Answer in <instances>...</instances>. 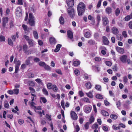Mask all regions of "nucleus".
Returning a JSON list of instances; mask_svg holds the SVG:
<instances>
[{"instance_id": "obj_1", "label": "nucleus", "mask_w": 132, "mask_h": 132, "mask_svg": "<svg viewBox=\"0 0 132 132\" xmlns=\"http://www.w3.org/2000/svg\"><path fill=\"white\" fill-rule=\"evenodd\" d=\"M85 10V5L84 3L80 2L77 6V10L78 15H81L84 13Z\"/></svg>"}, {"instance_id": "obj_2", "label": "nucleus", "mask_w": 132, "mask_h": 132, "mask_svg": "<svg viewBox=\"0 0 132 132\" xmlns=\"http://www.w3.org/2000/svg\"><path fill=\"white\" fill-rule=\"evenodd\" d=\"M68 14L72 18H73L75 15V12L72 7H69L67 9Z\"/></svg>"}, {"instance_id": "obj_3", "label": "nucleus", "mask_w": 132, "mask_h": 132, "mask_svg": "<svg viewBox=\"0 0 132 132\" xmlns=\"http://www.w3.org/2000/svg\"><path fill=\"white\" fill-rule=\"evenodd\" d=\"M29 22L30 25L31 26H34L35 25V21L34 17L33 16L32 14L30 13L29 14Z\"/></svg>"}, {"instance_id": "obj_4", "label": "nucleus", "mask_w": 132, "mask_h": 132, "mask_svg": "<svg viewBox=\"0 0 132 132\" xmlns=\"http://www.w3.org/2000/svg\"><path fill=\"white\" fill-rule=\"evenodd\" d=\"M92 108V107L91 106L86 105L84 107V110L86 113H88L90 112Z\"/></svg>"}, {"instance_id": "obj_5", "label": "nucleus", "mask_w": 132, "mask_h": 132, "mask_svg": "<svg viewBox=\"0 0 132 132\" xmlns=\"http://www.w3.org/2000/svg\"><path fill=\"white\" fill-rule=\"evenodd\" d=\"M8 18L7 17H4L2 19V27L3 28L7 29V27H6V24L7 23Z\"/></svg>"}, {"instance_id": "obj_6", "label": "nucleus", "mask_w": 132, "mask_h": 132, "mask_svg": "<svg viewBox=\"0 0 132 132\" xmlns=\"http://www.w3.org/2000/svg\"><path fill=\"white\" fill-rule=\"evenodd\" d=\"M102 21L103 24L104 26H106L109 23V20L107 18L106 16L102 17Z\"/></svg>"}, {"instance_id": "obj_7", "label": "nucleus", "mask_w": 132, "mask_h": 132, "mask_svg": "<svg viewBox=\"0 0 132 132\" xmlns=\"http://www.w3.org/2000/svg\"><path fill=\"white\" fill-rule=\"evenodd\" d=\"M16 14V16L18 17H20L21 15V10L20 7H18L17 8Z\"/></svg>"}, {"instance_id": "obj_8", "label": "nucleus", "mask_w": 132, "mask_h": 132, "mask_svg": "<svg viewBox=\"0 0 132 132\" xmlns=\"http://www.w3.org/2000/svg\"><path fill=\"white\" fill-rule=\"evenodd\" d=\"M70 114L71 118L74 120H76L78 118V116L75 113V112L73 111H72L71 112Z\"/></svg>"}, {"instance_id": "obj_9", "label": "nucleus", "mask_w": 132, "mask_h": 132, "mask_svg": "<svg viewBox=\"0 0 132 132\" xmlns=\"http://www.w3.org/2000/svg\"><path fill=\"white\" fill-rule=\"evenodd\" d=\"M67 3L69 7H71L74 5V0H66Z\"/></svg>"}, {"instance_id": "obj_10", "label": "nucleus", "mask_w": 132, "mask_h": 132, "mask_svg": "<svg viewBox=\"0 0 132 132\" xmlns=\"http://www.w3.org/2000/svg\"><path fill=\"white\" fill-rule=\"evenodd\" d=\"M116 50L117 52L121 54H123L125 52V50L123 48L119 47H116Z\"/></svg>"}, {"instance_id": "obj_11", "label": "nucleus", "mask_w": 132, "mask_h": 132, "mask_svg": "<svg viewBox=\"0 0 132 132\" xmlns=\"http://www.w3.org/2000/svg\"><path fill=\"white\" fill-rule=\"evenodd\" d=\"M112 33L115 35H117L119 32L118 29L116 27H113L111 29Z\"/></svg>"}, {"instance_id": "obj_12", "label": "nucleus", "mask_w": 132, "mask_h": 132, "mask_svg": "<svg viewBox=\"0 0 132 132\" xmlns=\"http://www.w3.org/2000/svg\"><path fill=\"white\" fill-rule=\"evenodd\" d=\"M127 56L126 55H123L120 57V60L123 63L126 62V60L127 58Z\"/></svg>"}, {"instance_id": "obj_13", "label": "nucleus", "mask_w": 132, "mask_h": 132, "mask_svg": "<svg viewBox=\"0 0 132 132\" xmlns=\"http://www.w3.org/2000/svg\"><path fill=\"white\" fill-rule=\"evenodd\" d=\"M103 42L104 44L106 45H108L109 41L107 38L105 36H103Z\"/></svg>"}, {"instance_id": "obj_14", "label": "nucleus", "mask_w": 132, "mask_h": 132, "mask_svg": "<svg viewBox=\"0 0 132 132\" xmlns=\"http://www.w3.org/2000/svg\"><path fill=\"white\" fill-rule=\"evenodd\" d=\"M67 35L68 37L70 39H71L73 38V33L71 31L69 30L67 31Z\"/></svg>"}, {"instance_id": "obj_15", "label": "nucleus", "mask_w": 132, "mask_h": 132, "mask_svg": "<svg viewBox=\"0 0 132 132\" xmlns=\"http://www.w3.org/2000/svg\"><path fill=\"white\" fill-rule=\"evenodd\" d=\"M106 13L108 14H110L112 13V9L110 7H108L105 9Z\"/></svg>"}, {"instance_id": "obj_16", "label": "nucleus", "mask_w": 132, "mask_h": 132, "mask_svg": "<svg viewBox=\"0 0 132 132\" xmlns=\"http://www.w3.org/2000/svg\"><path fill=\"white\" fill-rule=\"evenodd\" d=\"M49 41L50 43L51 44H54L56 43V41L55 39L54 38H50Z\"/></svg>"}, {"instance_id": "obj_17", "label": "nucleus", "mask_w": 132, "mask_h": 132, "mask_svg": "<svg viewBox=\"0 0 132 132\" xmlns=\"http://www.w3.org/2000/svg\"><path fill=\"white\" fill-rule=\"evenodd\" d=\"M16 37L17 38L19 37L18 32L16 33V35H13L11 36V38L14 41H15Z\"/></svg>"}, {"instance_id": "obj_18", "label": "nucleus", "mask_w": 132, "mask_h": 132, "mask_svg": "<svg viewBox=\"0 0 132 132\" xmlns=\"http://www.w3.org/2000/svg\"><path fill=\"white\" fill-rule=\"evenodd\" d=\"M61 46L62 45H61L59 44L57 45L56 46L55 50H54V52H58L60 50Z\"/></svg>"}, {"instance_id": "obj_19", "label": "nucleus", "mask_w": 132, "mask_h": 132, "mask_svg": "<svg viewBox=\"0 0 132 132\" xmlns=\"http://www.w3.org/2000/svg\"><path fill=\"white\" fill-rule=\"evenodd\" d=\"M59 21L60 23L62 25L63 24L64 22V18L62 16H61L59 18Z\"/></svg>"}, {"instance_id": "obj_20", "label": "nucleus", "mask_w": 132, "mask_h": 132, "mask_svg": "<svg viewBox=\"0 0 132 132\" xmlns=\"http://www.w3.org/2000/svg\"><path fill=\"white\" fill-rule=\"evenodd\" d=\"M32 59L31 57H28L27 59L26 60L25 62V64L26 65H27L30 64V61Z\"/></svg>"}, {"instance_id": "obj_21", "label": "nucleus", "mask_w": 132, "mask_h": 132, "mask_svg": "<svg viewBox=\"0 0 132 132\" xmlns=\"http://www.w3.org/2000/svg\"><path fill=\"white\" fill-rule=\"evenodd\" d=\"M85 86L87 89H90L92 86L91 83L89 82L86 83L85 84Z\"/></svg>"}, {"instance_id": "obj_22", "label": "nucleus", "mask_w": 132, "mask_h": 132, "mask_svg": "<svg viewBox=\"0 0 132 132\" xmlns=\"http://www.w3.org/2000/svg\"><path fill=\"white\" fill-rule=\"evenodd\" d=\"M101 113L104 116H109L108 113L104 110H102L101 111Z\"/></svg>"}, {"instance_id": "obj_23", "label": "nucleus", "mask_w": 132, "mask_h": 132, "mask_svg": "<svg viewBox=\"0 0 132 132\" xmlns=\"http://www.w3.org/2000/svg\"><path fill=\"white\" fill-rule=\"evenodd\" d=\"M117 36V39L119 40H121L123 39V37L121 36V35L120 34H118L117 35H116Z\"/></svg>"}, {"instance_id": "obj_24", "label": "nucleus", "mask_w": 132, "mask_h": 132, "mask_svg": "<svg viewBox=\"0 0 132 132\" xmlns=\"http://www.w3.org/2000/svg\"><path fill=\"white\" fill-rule=\"evenodd\" d=\"M14 62L16 64V65H18L19 66L20 65V61H17L16 59H15L14 61Z\"/></svg>"}, {"instance_id": "obj_25", "label": "nucleus", "mask_w": 132, "mask_h": 132, "mask_svg": "<svg viewBox=\"0 0 132 132\" xmlns=\"http://www.w3.org/2000/svg\"><path fill=\"white\" fill-rule=\"evenodd\" d=\"M82 101L85 102L89 103L90 102L89 100L87 97H85L81 99Z\"/></svg>"}, {"instance_id": "obj_26", "label": "nucleus", "mask_w": 132, "mask_h": 132, "mask_svg": "<svg viewBox=\"0 0 132 132\" xmlns=\"http://www.w3.org/2000/svg\"><path fill=\"white\" fill-rule=\"evenodd\" d=\"M86 94L88 97L90 98H93V96L92 93L91 92H89L88 93H86Z\"/></svg>"}, {"instance_id": "obj_27", "label": "nucleus", "mask_w": 132, "mask_h": 132, "mask_svg": "<svg viewBox=\"0 0 132 132\" xmlns=\"http://www.w3.org/2000/svg\"><path fill=\"white\" fill-rule=\"evenodd\" d=\"M110 118L116 120V119L118 118V116L117 115L115 114H111L110 115Z\"/></svg>"}, {"instance_id": "obj_28", "label": "nucleus", "mask_w": 132, "mask_h": 132, "mask_svg": "<svg viewBox=\"0 0 132 132\" xmlns=\"http://www.w3.org/2000/svg\"><path fill=\"white\" fill-rule=\"evenodd\" d=\"M33 34L34 38L36 39H37L38 38V34L36 31H34L33 32Z\"/></svg>"}, {"instance_id": "obj_29", "label": "nucleus", "mask_w": 132, "mask_h": 132, "mask_svg": "<svg viewBox=\"0 0 132 132\" xmlns=\"http://www.w3.org/2000/svg\"><path fill=\"white\" fill-rule=\"evenodd\" d=\"M27 42L28 43H29V45L30 46H33L34 43V41L32 39H30Z\"/></svg>"}, {"instance_id": "obj_30", "label": "nucleus", "mask_w": 132, "mask_h": 132, "mask_svg": "<svg viewBox=\"0 0 132 132\" xmlns=\"http://www.w3.org/2000/svg\"><path fill=\"white\" fill-rule=\"evenodd\" d=\"M98 125L97 123H95L92 126V128L93 129H97L98 128Z\"/></svg>"}, {"instance_id": "obj_31", "label": "nucleus", "mask_w": 132, "mask_h": 132, "mask_svg": "<svg viewBox=\"0 0 132 132\" xmlns=\"http://www.w3.org/2000/svg\"><path fill=\"white\" fill-rule=\"evenodd\" d=\"M4 106L5 108H9V105L8 102L7 101H5L4 102Z\"/></svg>"}, {"instance_id": "obj_32", "label": "nucleus", "mask_w": 132, "mask_h": 132, "mask_svg": "<svg viewBox=\"0 0 132 132\" xmlns=\"http://www.w3.org/2000/svg\"><path fill=\"white\" fill-rule=\"evenodd\" d=\"M95 96L96 98L99 99H102L103 98L102 96L99 94H97Z\"/></svg>"}, {"instance_id": "obj_33", "label": "nucleus", "mask_w": 132, "mask_h": 132, "mask_svg": "<svg viewBox=\"0 0 132 132\" xmlns=\"http://www.w3.org/2000/svg\"><path fill=\"white\" fill-rule=\"evenodd\" d=\"M8 44L11 46L13 45V43L12 40L10 38L8 39Z\"/></svg>"}, {"instance_id": "obj_34", "label": "nucleus", "mask_w": 132, "mask_h": 132, "mask_svg": "<svg viewBox=\"0 0 132 132\" xmlns=\"http://www.w3.org/2000/svg\"><path fill=\"white\" fill-rule=\"evenodd\" d=\"M95 88L99 91H101V86L99 85H95Z\"/></svg>"}, {"instance_id": "obj_35", "label": "nucleus", "mask_w": 132, "mask_h": 132, "mask_svg": "<svg viewBox=\"0 0 132 132\" xmlns=\"http://www.w3.org/2000/svg\"><path fill=\"white\" fill-rule=\"evenodd\" d=\"M80 64V61H75L73 63V64L75 66H77Z\"/></svg>"}, {"instance_id": "obj_36", "label": "nucleus", "mask_w": 132, "mask_h": 132, "mask_svg": "<svg viewBox=\"0 0 132 132\" xmlns=\"http://www.w3.org/2000/svg\"><path fill=\"white\" fill-rule=\"evenodd\" d=\"M28 49V46L26 45H24L23 46V49L24 51V53Z\"/></svg>"}, {"instance_id": "obj_37", "label": "nucleus", "mask_w": 132, "mask_h": 132, "mask_svg": "<svg viewBox=\"0 0 132 132\" xmlns=\"http://www.w3.org/2000/svg\"><path fill=\"white\" fill-rule=\"evenodd\" d=\"M115 14L116 16L119 15L120 13V10L118 8H117L115 11Z\"/></svg>"}, {"instance_id": "obj_38", "label": "nucleus", "mask_w": 132, "mask_h": 132, "mask_svg": "<svg viewBox=\"0 0 132 132\" xmlns=\"http://www.w3.org/2000/svg\"><path fill=\"white\" fill-rule=\"evenodd\" d=\"M94 120V117L93 116H92L90 117L89 120V122L90 124H91L93 122Z\"/></svg>"}, {"instance_id": "obj_39", "label": "nucleus", "mask_w": 132, "mask_h": 132, "mask_svg": "<svg viewBox=\"0 0 132 132\" xmlns=\"http://www.w3.org/2000/svg\"><path fill=\"white\" fill-rule=\"evenodd\" d=\"M88 43L90 45H93L94 44L95 42L93 40L90 39L88 41Z\"/></svg>"}, {"instance_id": "obj_40", "label": "nucleus", "mask_w": 132, "mask_h": 132, "mask_svg": "<svg viewBox=\"0 0 132 132\" xmlns=\"http://www.w3.org/2000/svg\"><path fill=\"white\" fill-rule=\"evenodd\" d=\"M42 91L44 94L47 95H48V92L47 91V90L45 88H43V89Z\"/></svg>"}, {"instance_id": "obj_41", "label": "nucleus", "mask_w": 132, "mask_h": 132, "mask_svg": "<svg viewBox=\"0 0 132 132\" xmlns=\"http://www.w3.org/2000/svg\"><path fill=\"white\" fill-rule=\"evenodd\" d=\"M85 37L87 38H89L90 37V34L89 32H86L85 35Z\"/></svg>"}, {"instance_id": "obj_42", "label": "nucleus", "mask_w": 132, "mask_h": 132, "mask_svg": "<svg viewBox=\"0 0 132 132\" xmlns=\"http://www.w3.org/2000/svg\"><path fill=\"white\" fill-rule=\"evenodd\" d=\"M117 64H115L112 67V69L113 71H116L117 70Z\"/></svg>"}, {"instance_id": "obj_43", "label": "nucleus", "mask_w": 132, "mask_h": 132, "mask_svg": "<svg viewBox=\"0 0 132 132\" xmlns=\"http://www.w3.org/2000/svg\"><path fill=\"white\" fill-rule=\"evenodd\" d=\"M96 18H97V21L98 22L97 24H99V22L101 20L100 16L99 15H97Z\"/></svg>"}, {"instance_id": "obj_44", "label": "nucleus", "mask_w": 132, "mask_h": 132, "mask_svg": "<svg viewBox=\"0 0 132 132\" xmlns=\"http://www.w3.org/2000/svg\"><path fill=\"white\" fill-rule=\"evenodd\" d=\"M39 64L40 66L44 67L46 64L44 62L40 61L39 63Z\"/></svg>"}, {"instance_id": "obj_45", "label": "nucleus", "mask_w": 132, "mask_h": 132, "mask_svg": "<svg viewBox=\"0 0 132 132\" xmlns=\"http://www.w3.org/2000/svg\"><path fill=\"white\" fill-rule=\"evenodd\" d=\"M52 89L54 92H56L57 90V88L56 85H54L53 86Z\"/></svg>"}, {"instance_id": "obj_46", "label": "nucleus", "mask_w": 132, "mask_h": 132, "mask_svg": "<svg viewBox=\"0 0 132 132\" xmlns=\"http://www.w3.org/2000/svg\"><path fill=\"white\" fill-rule=\"evenodd\" d=\"M47 88L49 89H51L52 87V84L51 83H48L47 85Z\"/></svg>"}, {"instance_id": "obj_47", "label": "nucleus", "mask_w": 132, "mask_h": 132, "mask_svg": "<svg viewBox=\"0 0 132 132\" xmlns=\"http://www.w3.org/2000/svg\"><path fill=\"white\" fill-rule=\"evenodd\" d=\"M28 76L29 78H32L34 77V75L32 73L30 72L28 74Z\"/></svg>"}, {"instance_id": "obj_48", "label": "nucleus", "mask_w": 132, "mask_h": 132, "mask_svg": "<svg viewBox=\"0 0 132 132\" xmlns=\"http://www.w3.org/2000/svg\"><path fill=\"white\" fill-rule=\"evenodd\" d=\"M14 93L16 95L18 94L19 92V89H15L13 90Z\"/></svg>"}, {"instance_id": "obj_49", "label": "nucleus", "mask_w": 132, "mask_h": 132, "mask_svg": "<svg viewBox=\"0 0 132 132\" xmlns=\"http://www.w3.org/2000/svg\"><path fill=\"white\" fill-rule=\"evenodd\" d=\"M112 128L113 129L115 130L120 129V126L116 127V126L114 125H113V126Z\"/></svg>"}, {"instance_id": "obj_50", "label": "nucleus", "mask_w": 132, "mask_h": 132, "mask_svg": "<svg viewBox=\"0 0 132 132\" xmlns=\"http://www.w3.org/2000/svg\"><path fill=\"white\" fill-rule=\"evenodd\" d=\"M89 122H87L85 124L84 126L85 127L86 129H87L89 128V125L90 124Z\"/></svg>"}, {"instance_id": "obj_51", "label": "nucleus", "mask_w": 132, "mask_h": 132, "mask_svg": "<svg viewBox=\"0 0 132 132\" xmlns=\"http://www.w3.org/2000/svg\"><path fill=\"white\" fill-rule=\"evenodd\" d=\"M35 81L39 84H42L43 83L42 82V80L40 79H36Z\"/></svg>"}, {"instance_id": "obj_52", "label": "nucleus", "mask_w": 132, "mask_h": 132, "mask_svg": "<svg viewBox=\"0 0 132 132\" xmlns=\"http://www.w3.org/2000/svg\"><path fill=\"white\" fill-rule=\"evenodd\" d=\"M74 73L75 75L77 76L79 75L80 72L78 70H75L74 71Z\"/></svg>"}, {"instance_id": "obj_53", "label": "nucleus", "mask_w": 132, "mask_h": 132, "mask_svg": "<svg viewBox=\"0 0 132 132\" xmlns=\"http://www.w3.org/2000/svg\"><path fill=\"white\" fill-rule=\"evenodd\" d=\"M105 63L108 66H111L112 65L111 62L110 61H106Z\"/></svg>"}, {"instance_id": "obj_54", "label": "nucleus", "mask_w": 132, "mask_h": 132, "mask_svg": "<svg viewBox=\"0 0 132 132\" xmlns=\"http://www.w3.org/2000/svg\"><path fill=\"white\" fill-rule=\"evenodd\" d=\"M45 68L48 70H51V68L50 66L47 65L45 64L44 66Z\"/></svg>"}, {"instance_id": "obj_55", "label": "nucleus", "mask_w": 132, "mask_h": 132, "mask_svg": "<svg viewBox=\"0 0 132 132\" xmlns=\"http://www.w3.org/2000/svg\"><path fill=\"white\" fill-rule=\"evenodd\" d=\"M95 60L96 61L100 62L102 60V59L100 57H96L95 58Z\"/></svg>"}, {"instance_id": "obj_56", "label": "nucleus", "mask_w": 132, "mask_h": 132, "mask_svg": "<svg viewBox=\"0 0 132 132\" xmlns=\"http://www.w3.org/2000/svg\"><path fill=\"white\" fill-rule=\"evenodd\" d=\"M22 27L25 31H28L27 27L26 25L24 24H23L22 25Z\"/></svg>"}, {"instance_id": "obj_57", "label": "nucleus", "mask_w": 132, "mask_h": 132, "mask_svg": "<svg viewBox=\"0 0 132 132\" xmlns=\"http://www.w3.org/2000/svg\"><path fill=\"white\" fill-rule=\"evenodd\" d=\"M5 37L3 36H0V42H3L5 41Z\"/></svg>"}, {"instance_id": "obj_58", "label": "nucleus", "mask_w": 132, "mask_h": 132, "mask_svg": "<svg viewBox=\"0 0 132 132\" xmlns=\"http://www.w3.org/2000/svg\"><path fill=\"white\" fill-rule=\"evenodd\" d=\"M122 35L124 37L126 38L127 37V34L126 32L125 31H124L122 32Z\"/></svg>"}, {"instance_id": "obj_59", "label": "nucleus", "mask_w": 132, "mask_h": 132, "mask_svg": "<svg viewBox=\"0 0 132 132\" xmlns=\"http://www.w3.org/2000/svg\"><path fill=\"white\" fill-rule=\"evenodd\" d=\"M29 89L30 90L31 93H34L35 92V90L33 88L31 87H30L29 88Z\"/></svg>"}, {"instance_id": "obj_60", "label": "nucleus", "mask_w": 132, "mask_h": 132, "mask_svg": "<svg viewBox=\"0 0 132 132\" xmlns=\"http://www.w3.org/2000/svg\"><path fill=\"white\" fill-rule=\"evenodd\" d=\"M40 98L43 103H45L46 102L47 100L45 97H41Z\"/></svg>"}, {"instance_id": "obj_61", "label": "nucleus", "mask_w": 132, "mask_h": 132, "mask_svg": "<svg viewBox=\"0 0 132 132\" xmlns=\"http://www.w3.org/2000/svg\"><path fill=\"white\" fill-rule=\"evenodd\" d=\"M23 37L27 41L29 40L30 39L29 36H26V35H23Z\"/></svg>"}, {"instance_id": "obj_62", "label": "nucleus", "mask_w": 132, "mask_h": 132, "mask_svg": "<svg viewBox=\"0 0 132 132\" xmlns=\"http://www.w3.org/2000/svg\"><path fill=\"white\" fill-rule=\"evenodd\" d=\"M101 0H99L98 1V3L97 4V8H99L100 7V6H101Z\"/></svg>"}, {"instance_id": "obj_63", "label": "nucleus", "mask_w": 132, "mask_h": 132, "mask_svg": "<svg viewBox=\"0 0 132 132\" xmlns=\"http://www.w3.org/2000/svg\"><path fill=\"white\" fill-rule=\"evenodd\" d=\"M18 122L19 124L21 125L24 123V121L23 120L21 119H19V120Z\"/></svg>"}, {"instance_id": "obj_64", "label": "nucleus", "mask_w": 132, "mask_h": 132, "mask_svg": "<svg viewBox=\"0 0 132 132\" xmlns=\"http://www.w3.org/2000/svg\"><path fill=\"white\" fill-rule=\"evenodd\" d=\"M15 73H16L18 72L19 69V66L18 65H16L15 67Z\"/></svg>"}]
</instances>
